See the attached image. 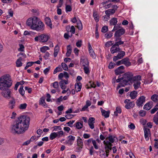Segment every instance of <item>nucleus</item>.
<instances>
[{
    "label": "nucleus",
    "instance_id": "55",
    "mask_svg": "<svg viewBox=\"0 0 158 158\" xmlns=\"http://www.w3.org/2000/svg\"><path fill=\"white\" fill-rule=\"evenodd\" d=\"M95 119L94 118H90L88 120V123H94Z\"/></svg>",
    "mask_w": 158,
    "mask_h": 158
},
{
    "label": "nucleus",
    "instance_id": "37",
    "mask_svg": "<svg viewBox=\"0 0 158 158\" xmlns=\"http://www.w3.org/2000/svg\"><path fill=\"white\" fill-rule=\"evenodd\" d=\"M49 48L47 46H44L41 48L40 49V51L42 52H45L46 50H49Z\"/></svg>",
    "mask_w": 158,
    "mask_h": 158
},
{
    "label": "nucleus",
    "instance_id": "14",
    "mask_svg": "<svg viewBox=\"0 0 158 158\" xmlns=\"http://www.w3.org/2000/svg\"><path fill=\"white\" fill-rule=\"evenodd\" d=\"M120 50L119 47L115 45V44H114L110 48V52L112 54L117 52H119Z\"/></svg>",
    "mask_w": 158,
    "mask_h": 158
},
{
    "label": "nucleus",
    "instance_id": "27",
    "mask_svg": "<svg viewBox=\"0 0 158 158\" xmlns=\"http://www.w3.org/2000/svg\"><path fill=\"white\" fill-rule=\"evenodd\" d=\"M22 60V59L21 57H20L17 60L16 62V66L17 67H19L22 65V63L21 62Z\"/></svg>",
    "mask_w": 158,
    "mask_h": 158
},
{
    "label": "nucleus",
    "instance_id": "49",
    "mask_svg": "<svg viewBox=\"0 0 158 158\" xmlns=\"http://www.w3.org/2000/svg\"><path fill=\"white\" fill-rule=\"evenodd\" d=\"M68 138L69 139V140L72 142V141H74L75 139V137L72 135H70L68 136Z\"/></svg>",
    "mask_w": 158,
    "mask_h": 158
},
{
    "label": "nucleus",
    "instance_id": "11",
    "mask_svg": "<svg viewBox=\"0 0 158 158\" xmlns=\"http://www.w3.org/2000/svg\"><path fill=\"white\" fill-rule=\"evenodd\" d=\"M124 67L123 65L118 67L115 70V74L116 75H118L123 73L124 72Z\"/></svg>",
    "mask_w": 158,
    "mask_h": 158
},
{
    "label": "nucleus",
    "instance_id": "59",
    "mask_svg": "<svg viewBox=\"0 0 158 158\" xmlns=\"http://www.w3.org/2000/svg\"><path fill=\"white\" fill-rule=\"evenodd\" d=\"M102 18H103V20L105 21H107L110 19V16H108V15H106L103 16Z\"/></svg>",
    "mask_w": 158,
    "mask_h": 158
},
{
    "label": "nucleus",
    "instance_id": "47",
    "mask_svg": "<svg viewBox=\"0 0 158 158\" xmlns=\"http://www.w3.org/2000/svg\"><path fill=\"white\" fill-rule=\"evenodd\" d=\"M82 41L81 40H78L76 43V45L77 47H80L81 46Z\"/></svg>",
    "mask_w": 158,
    "mask_h": 158
},
{
    "label": "nucleus",
    "instance_id": "9",
    "mask_svg": "<svg viewBox=\"0 0 158 158\" xmlns=\"http://www.w3.org/2000/svg\"><path fill=\"white\" fill-rule=\"evenodd\" d=\"M130 101V100L129 99H126L124 102V103L126 104L125 107L127 109L132 108L135 106V104L133 102H128Z\"/></svg>",
    "mask_w": 158,
    "mask_h": 158
},
{
    "label": "nucleus",
    "instance_id": "48",
    "mask_svg": "<svg viewBox=\"0 0 158 158\" xmlns=\"http://www.w3.org/2000/svg\"><path fill=\"white\" fill-rule=\"evenodd\" d=\"M112 41H108L105 44V46L106 47H109L113 44L112 43Z\"/></svg>",
    "mask_w": 158,
    "mask_h": 158
},
{
    "label": "nucleus",
    "instance_id": "5",
    "mask_svg": "<svg viewBox=\"0 0 158 158\" xmlns=\"http://www.w3.org/2000/svg\"><path fill=\"white\" fill-rule=\"evenodd\" d=\"M49 38L48 35L42 34L37 36L35 38V40L36 41H39L40 42L44 43L46 42Z\"/></svg>",
    "mask_w": 158,
    "mask_h": 158
},
{
    "label": "nucleus",
    "instance_id": "52",
    "mask_svg": "<svg viewBox=\"0 0 158 158\" xmlns=\"http://www.w3.org/2000/svg\"><path fill=\"white\" fill-rule=\"evenodd\" d=\"M139 114L140 116L142 117H143L145 115V111L143 110H141L139 111Z\"/></svg>",
    "mask_w": 158,
    "mask_h": 158
},
{
    "label": "nucleus",
    "instance_id": "19",
    "mask_svg": "<svg viewBox=\"0 0 158 158\" xmlns=\"http://www.w3.org/2000/svg\"><path fill=\"white\" fill-rule=\"evenodd\" d=\"M82 87L81 83L80 82L77 83L75 85V88L76 92L80 91L81 90Z\"/></svg>",
    "mask_w": 158,
    "mask_h": 158
},
{
    "label": "nucleus",
    "instance_id": "40",
    "mask_svg": "<svg viewBox=\"0 0 158 158\" xmlns=\"http://www.w3.org/2000/svg\"><path fill=\"white\" fill-rule=\"evenodd\" d=\"M108 31V27L107 26H104L102 29V32L103 33H106Z\"/></svg>",
    "mask_w": 158,
    "mask_h": 158
},
{
    "label": "nucleus",
    "instance_id": "10",
    "mask_svg": "<svg viewBox=\"0 0 158 158\" xmlns=\"http://www.w3.org/2000/svg\"><path fill=\"white\" fill-rule=\"evenodd\" d=\"M77 144L79 147L78 148H77V152H79L82 148V146L83 145V140L79 137H78L77 140Z\"/></svg>",
    "mask_w": 158,
    "mask_h": 158
},
{
    "label": "nucleus",
    "instance_id": "20",
    "mask_svg": "<svg viewBox=\"0 0 158 158\" xmlns=\"http://www.w3.org/2000/svg\"><path fill=\"white\" fill-rule=\"evenodd\" d=\"M115 11V10L114 9H110L106 10L105 13L106 15L110 16V15L114 14Z\"/></svg>",
    "mask_w": 158,
    "mask_h": 158
},
{
    "label": "nucleus",
    "instance_id": "13",
    "mask_svg": "<svg viewBox=\"0 0 158 158\" xmlns=\"http://www.w3.org/2000/svg\"><path fill=\"white\" fill-rule=\"evenodd\" d=\"M144 131L145 138L146 140H149V135H150V130L146 127H144Z\"/></svg>",
    "mask_w": 158,
    "mask_h": 158
},
{
    "label": "nucleus",
    "instance_id": "2",
    "mask_svg": "<svg viewBox=\"0 0 158 158\" xmlns=\"http://www.w3.org/2000/svg\"><path fill=\"white\" fill-rule=\"evenodd\" d=\"M123 80L120 83L117 87V89H119L121 86L129 84L132 83V81L135 79L140 78V76H137L134 77L133 74L132 73L127 72L125 73L123 76Z\"/></svg>",
    "mask_w": 158,
    "mask_h": 158
},
{
    "label": "nucleus",
    "instance_id": "42",
    "mask_svg": "<svg viewBox=\"0 0 158 158\" xmlns=\"http://www.w3.org/2000/svg\"><path fill=\"white\" fill-rule=\"evenodd\" d=\"M66 12L71 11L72 10L71 6L70 5H66Z\"/></svg>",
    "mask_w": 158,
    "mask_h": 158
},
{
    "label": "nucleus",
    "instance_id": "31",
    "mask_svg": "<svg viewBox=\"0 0 158 158\" xmlns=\"http://www.w3.org/2000/svg\"><path fill=\"white\" fill-rule=\"evenodd\" d=\"M57 135L56 132H52L50 135V139L51 140H53L55 139L56 137H57Z\"/></svg>",
    "mask_w": 158,
    "mask_h": 158
},
{
    "label": "nucleus",
    "instance_id": "12",
    "mask_svg": "<svg viewBox=\"0 0 158 158\" xmlns=\"http://www.w3.org/2000/svg\"><path fill=\"white\" fill-rule=\"evenodd\" d=\"M89 62L87 58L84 57H82L81 58L80 64H82L84 67L88 66Z\"/></svg>",
    "mask_w": 158,
    "mask_h": 158
},
{
    "label": "nucleus",
    "instance_id": "1",
    "mask_svg": "<svg viewBox=\"0 0 158 158\" xmlns=\"http://www.w3.org/2000/svg\"><path fill=\"white\" fill-rule=\"evenodd\" d=\"M30 124V117L27 115H22L19 117L11 125V132L14 134H20L27 130Z\"/></svg>",
    "mask_w": 158,
    "mask_h": 158
},
{
    "label": "nucleus",
    "instance_id": "46",
    "mask_svg": "<svg viewBox=\"0 0 158 158\" xmlns=\"http://www.w3.org/2000/svg\"><path fill=\"white\" fill-rule=\"evenodd\" d=\"M157 107L156 105L154 108L151 110V113L152 114H154L158 110V108Z\"/></svg>",
    "mask_w": 158,
    "mask_h": 158
},
{
    "label": "nucleus",
    "instance_id": "60",
    "mask_svg": "<svg viewBox=\"0 0 158 158\" xmlns=\"http://www.w3.org/2000/svg\"><path fill=\"white\" fill-rule=\"evenodd\" d=\"M89 85L91 87L95 88L96 87V86L95 84L94 83V82L92 81H89Z\"/></svg>",
    "mask_w": 158,
    "mask_h": 158
},
{
    "label": "nucleus",
    "instance_id": "44",
    "mask_svg": "<svg viewBox=\"0 0 158 158\" xmlns=\"http://www.w3.org/2000/svg\"><path fill=\"white\" fill-rule=\"evenodd\" d=\"M112 36V33H108L106 34L105 35V37L107 38H109L111 37Z\"/></svg>",
    "mask_w": 158,
    "mask_h": 158
},
{
    "label": "nucleus",
    "instance_id": "18",
    "mask_svg": "<svg viewBox=\"0 0 158 158\" xmlns=\"http://www.w3.org/2000/svg\"><path fill=\"white\" fill-rule=\"evenodd\" d=\"M101 111L102 115L105 118H107L109 116L110 113V111H106L105 110L103 109L102 108H101Z\"/></svg>",
    "mask_w": 158,
    "mask_h": 158
},
{
    "label": "nucleus",
    "instance_id": "16",
    "mask_svg": "<svg viewBox=\"0 0 158 158\" xmlns=\"http://www.w3.org/2000/svg\"><path fill=\"white\" fill-rule=\"evenodd\" d=\"M125 32V30L123 28H122L120 29H118L115 32L114 34L119 36H121L122 35H123Z\"/></svg>",
    "mask_w": 158,
    "mask_h": 158
},
{
    "label": "nucleus",
    "instance_id": "62",
    "mask_svg": "<svg viewBox=\"0 0 158 158\" xmlns=\"http://www.w3.org/2000/svg\"><path fill=\"white\" fill-rule=\"evenodd\" d=\"M50 69V66H49L48 68L45 69L44 71V73L45 74H46L49 71Z\"/></svg>",
    "mask_w": 158,
    "mask_h": 158
},
{
    "label": "nucleus",
    "instance_id": "64",
    "mask_svg": "<svg viewBox=\"0 0 158 158\" xmlns=\"http://www.w3.org/2000/svg\"><path fill=\"white\" fill-rule=\"evenodd\" d=\"M154 122L156 124H158V117L155 116L153 118Z\"/></svg>",
    "mask_w": 158,
    "mask_h": 158
},
{
    "label": "nucleus",
    "instance_id": "17",
    "mask_svg": "<svg viewBox=\"0 0 158 158\" xmlns=\"http://www.w3.org/2000/svg\"><path fill=\"white\" fill-rule=\"evenodd\" d=\"M152 102H149L144 105L143 109L146 110H149L152 107Z\"/></svg>",
    "mask_w": 158,
    "mask_h": 158
},
{
    "label": "nucleus",
    "instance_id": "24",
    "mask_svg": "<svg viewBox=\"0 0 158 158\" xmlns=\"http://www.w3.org/2000/svg\"><path fill=\"white\" fill-rule=\"evenodd\" d=\"M93 16L94 18L95 21L96 22H98L99 21V18L98 17V12L96 11L93 12Z\"/></svg>",
    "mask_w": 158,
    "mask_h": 158
},
{
    "label": "nucleus",
    "instance_id": "32",
    "mask_svg": "<svg viewBox=\"0 0 158 158\" xmlns=\"http://www.w3.org/2000/svg\"><path fill=\"white\" fill-rule=\"evenodd\" d=\"M89 53L90 56L93 58L95 59L96 57L95 55L93 49H91L89 50Z\"/></svg>",
    "mask_w": 158,
    "mask_h": 158
},
{
    "label": "nucleus",
    "instance_id": "58",
    "mask_svg": "<svg viewBox=\"0 0 158 158\" xmlns=\"http://www.w3.org/2000/svg\"><path fill=\"white\" fill-rule=\"evenodd\" d=\"M70 32H72L71 34H74L75 32V28L74 26H72L71 27V30H70Z\"/></svg>",
    "mask_w": 158,
    "mask_h": 158
},
{
    "label": "nucleus",
    "instance_id": "23",
    "mask_svg": "<svg viewBox=\"0 0 158 158\" xmlns=\"http://www.w3.org/2000/svg\"><path fill=\"white\" fill-rule=\"evenodd\" d=\"M117 19L116 18H113L110 21V26L115 25L117 24Z\"/></svg>",
    "mask_w": 158,
    "mask_h": 158
},
{
    "label": "nucleus",
    "instance_id": "45",
    "mask_svg": "<svg viewBox=\"0 0 158 158\" xmlns=\"http://www.w3.org/2000/svg\"><path fill=\"white\" fill-rule=\"evenodd\" d=\"M124 44V42L122 41L121 40L116 42L114 44L115 45L118 47H119V45L123 44Z\"/></svg>",
    "mask_w": 158,
    "mask_h": 158
},
{
    "label": "nucleus",
    "instance_id": "38",
    "mask_svg": "<svg viewBox=\"0 0 158 158\" xmlns=\"http://www.w3.org/2000/svg\"><path fill=\"white\" fill-rule=\"evenodd\" d=\"M56 133L57 136L58 138H60L64 134L63 131H60Z\"/></svg>",
    "mask_w": 158,
    "mask_h": 158
},
{
    "label": "nucleus",
    "instance_id": "36",
    "mask_svg": "<svg viewBox=\"0 0 158 158\" xmlns=\"http://www.w3.org/2000/svg\"><path fill=\"white\" fill-rule=\"evenodd\" d=\"M23 85H21L19 90V93L22 96L24 95L25 93V91L23 89Z\"/></svg>",
    "mask_w": 158,
    "mask_h": 158
},
{
    "label": "nucleus",
    "instance_id": "30",
    "mask_svg": "<svg viewBox=\"0 0 158 158\" xmlns=\"http://www.w3.org/2000/svg\"><path fill=\"white\" fill-rule=\"evenodd\" d=\"M27 105L26 103H23L20 104L19 106V108L21 110L24 109L26 108Z\"/></svg>",
    "mask_w": 158,
    "mask_h": 158
},
{
    "label": "nucleus",
    "instance_id": "34",
    "mask_svg": "<svg viewBox=\"0 0 158 158\" xmlns=\"http://www.w3.org/2000/svg\"><path fill=\"white\" fill-rule=\"evenodd\" d=\"M151 99L153 101L156 102L158 100V96L156 94H154L152 96Z\"/></svg>",
    "mask_w": 158,
    "mask_h": 158
},
{
    "label": "nucleus",
    "instance_id": "57",
    "mask_svg": "<svg viewBox=\"0 0 158 158\" xmlns=\"http://www.w3.org/2000/svg\"><path fill=\"white\" fill-rule=\"evenodd\" d=\"M114 36L115 41L117 42L121 40V38L120 37V36L116 35L115 34H114Z\"/></svg>",
    "mask_w": 158,
    "mask_h": 158
},
{
    "label": "nucleus",
    "instance_id": "33",
    "mask_svg": "<svg viewBox=\"0 0 158 158\" xmlns=\"http://www.w3.org/2000/svg\"><path fill=\"white\" fill-rule=\"evenodd\" d=\"M52 85L53 87L57 89L59 88V86L58 82L57 81H55L54 82L51 84V86Z\"/></svg>",
    "mask_w": 158,
    "mask_h": 158
},
{
    "label": "nucleus",
    "instance_id": "35",
    "mask_svg": "<svg viewBox=\"0 0 158 158\" xmlns=\"http://www.w3.org/2000/svg\"><path fill=\"white\" fill-rule=\"evenodd\" d=\"M121 112V109L120 107H117L116 108V111L114 112V114L117 116L118 113L120 114Z\"/></svg>",
    "mask_w": 158,
    "mask_h": 158
},
{
    "label": "nucleus",
    "instance_id": "51",
    "mask_svg": "<svg viewBox=\"0 0 158 158\" xmlns=\"http://www.w3.org/2000/svg\"><path fill=\"white\" fill-rule=\"evenodd\" d=\"M84 70L85 73L86 74H88L89 73L88 66L84 67Z\"/></svg>",
    "mask_w": 158,
    "mask_h": 158
},
{
    "label": "nucleus",
    "instance_id": "29",
    "mask_svg": "<svg viewBox=\"0 0 158 158\" xmlns=\"http://www.w3.org/2000/svg\"><path fill=\"white\" fill-rule=\"evenodd\" d=\"M125 52L124 51H121L120 53L118 54L117 55V57L119 59H121L125 55Z\"/></svg>",
    "mask_w": 158,
    "mask_h": 158
},
{
    "label": "nucleus",
    "instance_id": "56",
    "mask_svg": "<svg viewBox=\"0 0 158 158\" xmlns=\"http://www.w3.org/2000/svg\"><path fill=\"white\" fill-rule=\"evenodd\" d=\"M64 107L63 105H61L57 107L58 110L60 112L62 111L64 109Z\"/></svg>",
    "mask_w": 158,
    "mask_h": 158
},
{
    "label": "nucleus",
    "instance_id": "22",
    "mask_svg": "<svg viewBox=\"0 0 158 158\" xmlns=\"http://www.w3.org/2000/svg\"><path fill=\"white\" fill-rule=\"evenodd\" d=\"M83 121H81L80 122H78L76 123L74 125H75V127L77 129H80L83 127Z\"/></svg>",
    "mask_w": 158,
    "mask_h": 158
},
{
    "label": "nucleus",
    "instance_id": "3",
    "mask_svg": "<svg viewBox=\"0 0 158 158\" xmlns=\"http://www.w3.org/2000/svg\"><path fill=\"white\" fill-rule=\"evenodd\" d=\"M13 81L9 74H6L0 77V89L5 88H10L12 85Z\"/></svg>",
    "mask_w": 158,
    "mask_h": 158
},
{
    "label": "nucleus",
    "instance_id": "54",
    "mask_svg": "<svg viewBox=\"0 0 158 158\" xmlns=\"http://www.w3.org/2000/svg\"><path fill=\"white\" fill-rule=\"evenodd\" d=\"M108 138L110 141L111 143H113L114 141V139L113 138V136L112 135H110L108 137Z\"/></svg>",
    "mask_w": 158,
    "mask_h": 158
},
{
    "label": "nucleus",
    "instance_id": "8",
    "mask_svg": "<svg viewBox=\"0 0 158 158\" xmlns=\"http://www.w3.org/2000/svg\"><path fill=\"white\" fill-rule=\"evenodd\" d=\"M145 97L143 96L140 97L136 102V105L138 107L142 106L145 102Z\"/></svg>",
    "mask_w": 158,
    "mask_h": 158
},
{
    "label": "nucleus",
    "instance_id": "53",
    "mask_svg": "<svg viewBox=\"0 0 158 158\" xmlns=\"http://www.w3.org/2000/svg\"><path fill=\"white\" fill-rule=\"evenodd\" d=\"M74 116V115L72 114H68L65 116V117L67 119L72 118Z\"/></svg>",
    "mask_w": 158,
    "mask_h": 158
},
{
    "label": "nucleus",
    "instance_id": "6",
    "mask_svg": "<svg viewBox=\"0 0 158 158\" xmlns=\"http://www.w3.org/2000/svg\"><path fill=\"white\" fill-rule=\"evenodd\" d=\"M2 91L1 94L4 98H9L11 97V91L9 88H5L4 90H1Z\"/></svg>",
    "mask_w": 158,
    "mask_h": 158
},
{
    "label": "nucleus",
    "instance_id": "39",
    "mask_svg": "<svg viewBox=\"0 0 158 158\" xmlns=\"http://www.w3.org/2000/svg\"><path fill=\"white\" fill-rule=\"evenodd\" d=\"M69 31H68V33H65L64 35V38L66 39H69V37H71L72 36V34H71V35H69Z\"/></svg>",
    "mask_w": 158,
    "mask_h": 158
},
{
    "label": "nucleus",
    "instance_id": "26",
    "mask_svg": "<svg viewBox=\"0 0 158 158\" xmlns=\"http://www.w3.org/2000/svg\"><path fill=\"white\" fill-rule=\"evenodd\" d=\"M59 48L58 45H57L54 48V53L53 54L54 56L56 57L57 56L58 53L59 52Z\"/></svg>",
    "mask_w": 158,
    "mask_h": 158
},
{
    "label": "nucleus",
    "instance_id": "50",
    "mask_svg": "<svg viewBox=\"0 0 158 158\" xmlns=\"http://www.w3.org/2000/svg\"><path fill=\"white\" fill-rule=\"evenodd\" d=\"M59 84L61 88L62 89H65L66 88V86L64 84L62 81H60L59 82Z\"/></svg>",
    "mask_w": 158,
    "mask_h": 158
},
{
    "label": "nucleus",
    "instance_id": "63",
    "mask_svg": "<svg viewBox=\"0 0 158 158\" xmlns=\"http://www.w3.org/2000/svg\"><path fill=\"white\" fill-rule=\"evenodd\" d=\"M128 127L131 129L134 130L135 129V127L133 123H131L130 125H128Z\"/></svg>",
    "mask_w": 158,
    "mask_h": 158
},
{
    "label": "nucleus",
    "instance_id": "41",
    "mask_svg": "<svg viewBox=\"0 0 158 158\" xmlns=\"http://www.w3.org/2000/svg\"><path fill=\"white\" fill-rule=\"evenodd\" d=\"M61 66L64 70L65 71L67 70L68 69V67L65 63H61Z\"/></svg>",
    "mask_w": 158,
    "mask_h": 158
},
{
    "label": "nucleus",
    "instance_id": "21",
    "mask_svg": "<svg viewBox=\"0 0 158 158\" xmlns=\"http://www.w3.org/2000/svg\"><path fill=\"white\" fill-rule=\"evenodd\" d=\"M45 21L46 24L50 27L52 28V23H51V20L50 18L48 17H46L45 19Z\"/></svg>",
    "mask_w": 158,
    "mask_h": 158
},
{
    "label": "nucleus",
    "instance_id": "4",
    "mask_svg": "<svg viewBox=\"0 0 158 158\" xmlns=\"http://www.w3.org/2000/svg\"><path fill=\"white\" fill-rule=\"evenodd\" d=\"M31 21V23H30L31 28L38 31H41L44 30V25L38 18L35 16L32 17Z\"/></svg>",
    "mask_w": 158,
    "mask_h": 158
},
{
    "label": "nucleus",
    "instance_id": "28",
    "mask_svg": "<svg viewBox=\"0 0 158 158\" xmlns=\"http://www.w3.org/2000/svg\"><path fill=\"white\" fill-rule=\"evenodd\" d=\"M77 27L79 30H81L82 29V24L80 20L77 22Z\"/></svg>",
    "mask_w": 158,
    "mask_h": 158
},
{
    "label": "nucleus",
    "instance_id": "15",
    "mask_svg": "<svg viewBox=\"0 0 158 158\" xmlns=\"http://www.w3.org/2000/svg\"><path fill=\"white\" fill-rule=\"evenodd\" d=\"M15 105V98L12 97V99L10 100L8 103L9 107L10 109H13Z\"/></svg>",
    "mask_w": 158,
    "mask_h": 158
},
{
    "label": "nucleus",
    "instance_id": "43",
    "mask_svg": "<svg viewBox=\"0 0 158 158\" xmlns=\"http://www.w3.org/2000/svg\"><path fill=\"white\" fill-rule=\"evenodd\" d=\"M115 65L116 64L115 63L111 62L109 63L108 65V68L110 69H112L114 67Z\"/></svg>",
    "mask_w": 158,
    "mask_h": 158
},
{
    "label": "nucleus",
    "instance_id": "7",
    "mask_svg": "<svg viewBox=\"0 0 158 158\" xmlns=\"http://www.w3.org/2000/svg\"><path fill=\"white\" fill-rule=\"evenodd\" d=\"M132 81V83H133V86L135 89H137L140 86L141 82L140 80H141V77L140 78L135 79Z\"/></svg>",
    "mask_w": 158,
    "mask_h": 158
},
{
    "label": "nucleus",
    "instance_id": "25",
    "mask_svg": "<svg viewBox=\"0 0 158 158\" xmlns=\"http://www.w3.org/2000/svg\"><path fill=\"white\" fill-rule=\"evenodd\" d=\"M137 92L135 91L131 92L130 94V97L132 99H135L137 97Z\"/></svg>",
    "mask_w": 158,
    "mask_h": 158
},
{
    "label": "nucleus",
    "instance_id": "61",
    "mask_svg": "<svg viewBox=\"0 0 158 158\" xmlns=\"http://www.w3.org/2000/svg\"><path fill=\"white\" fill-rule=\"evenodd\" d=\"M19 47L20 48L18 49L19 51L20 52L23 51L24 48L23 45L22 44H20Z\"/></svg>",
    "mask_w": 158,
    "mask_h": 158
}]
</instances>
